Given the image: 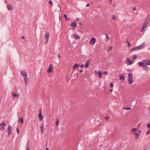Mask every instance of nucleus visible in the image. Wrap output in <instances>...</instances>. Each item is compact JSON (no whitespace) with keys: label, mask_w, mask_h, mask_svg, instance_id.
Segmentation results:
<instances>
[{"label":"nucleus","mask_w":150,"mask_h":150,"mask_svg":"<svg viewBox=\"0 0 150 150\" xmlns=\"http://www.w3.org/2000/svg\"><path fill=\"white\" fill-rule=\"evenodd\" d=\"M93 42H92V44H93V45L95 43V41H93Z\"/></svg>","instance_id":"52"},{"label":"nucleus","mask_w":150,"mask_h":150,"mask_svg":"<svg viewBox=\"0 0 150 150\" xmlns=\"http://www.w3.org/2000/svg\"><path fill=\"white\" fill-rule=\"evenodd\" d=\"M148 109L149 110V113H150V106H149L148 108Z\"/></svg>","instance_id":"50"},{"label":"nucleus","mask_w":150,"mask_h":150,"mask_svg":"<svg viewBox=\"0 0 150 150\" xmlns=\"http://www.w3.org/2000/svg\"><path fill=\"white\" fill-rule=\"evenodd\" d=\"M84 65L83 64H81V66H80V67H81V68H83L84 67Z\"/></svg>","instance_id":"47"},{"label":"nucleus","mask_w":150,"mask_h":150,"mask_svg":"<svg viewBox=\"0 0 150 150\" xmlns=\"http://www.w3.org/2000/svg\"><path fill=\"white\" fill-rule=\"evenodd\" d=\"M97 69H96V70H95V72H96V73H97Z\"/></svg>","instance_id":"64"},{"label":"nucleus","mask_w":150,"mask_h":150,"mask_svg":"<svg viewBox=\"0 0 150 150\" xmlns=\"http://www.w3.org/2000/svg\"><path fill=\"white\" fill-rule=\"evenodd\" d=\"M79 20V18H76V21H78V20Z\"/></svg>","instance_id":"60"},{"label":"nucleus","mask_w":150,"mask_h":150,"mask_svg":"<svg viewBox=\"0 0 150 150\" xmlns=\"http://www.w3.org/2000/svg\"><path fill=\"white\" fill-rule=\"evenodd\" d=\"M147 148V146H144V147L143 149L144 150H145V149H146Z\"/></svg>","instance_id":"42"},{"label":"nucleus","mask_w":150,"mask_h":150,"mask_svg":"<svg viewBox=\"0 0 150 150\" xmlns=\"http://www.w3.org/2000/svg\"><path fill=\"white\" fill-rule=\"evenodd\" d=\"M105 118L106 119V120H108L109 118V116L105 117Z\"/></svg>","instance_id":"37"},{"label":"nucleus","mask_w":150,"mask_h":150,"mask_svg":"<svg viewBox=\"0 0 150 150\" xmlns=\"http://www.w3.org/2000/svg\"><path fill=\"white\" fill-rule=\"evenodd\" d=\"M137 57V55H134L132 57L133 59H135Z\"/></svg>","instance_id":"31"},{"label":"nucleus","mask_w":150,"mask_h":150,"mask_svg":"<svg viewBox=\"0 0 150 150\" xmlns=\"http://www.w3.org/2000/svg\"><path fill=\"white\" fill-rule=\"evenodd\" d=\"M29 142H28V144H27V150H30L29 149V148H28V144H29Z\"/></svg>","instance_id":"41"},{"label":"nucleus","mask_w":150,"mask_h":150,"mask_svg":"<svg viewBox=\"0 0 150 150\" xmlns=\"http://www.w3.org/2000/svg\"><path fill=\"white\" fill-rule=\"evenodd\" d=\"M18 121L21 122V124H23V117H20L18 119Z\"/></svg>","instance_id":"17"},{"label":"nucleus","mask_w":150,"mask_h":150,"mask_svg":"<svg viewBox=\"0 0 150 150\" xmlns=\"http://www.w3.org/2000/svg\"><path fill=\"white\" fill-rule=\"evenodd\" d=\"M13 95L14 97H15L16 98H18L19 96V95L18 94L17 95L15 93H13Z\"/></svg>","instance_id":"25"},{"label":"nucleus","mask_w":150,"mask_h":150,"mask_svg":"<svg viewBox=\"0 0 150 150\" xmlns=\"http://www.w3.org/2000/svg\"><path fill=\"white\" fill-rule=\"evenodd\" d=\"M2 128L3 129H5V127H2Z\"/></svg>","instance_id":"57"},{"label":"nucleus","mask_w":150,"mask_h":150,"mask_svg":"<svg viewBox=\"0 0 150 150\" xmlns=\"http://www.w3.org/2000/svg\"><path fill=\"white\" fill-rule=\"evenodd\" d=\"M133 10H136V7H134L133 8Z\"/></svg>","instance_id":"55"},{"label":"nucleus","mask_w":150,"mask_h":150,"mask_svg":"<svg viewBox=\"0 0 150 150\" xmlns=\"http://www.w3.org/2000/svg\"><path fill=\"white\" fill-rule=\"evenodd\" d=\"M12 129V127H11L10 125H9L8 127V135L9 137H10V134L11 133V131Z\"/></svg>","instance_id":"7"},{"label":"nucleus","mask_w":150,"mask_h":150,"mask_svg":"<svg viewBox=\"0 0 150 150\" xmlns=\"http://www.w3.org/2000/svg\"><path fill=\"white\" fill-rule=\"evenodd\" d=\"M91 60V59H89V60H88L86 63V64L85 65V67H88V64H89L90 63V61Z\"/></svg>","instance_id":"10"},{"label":"nucleus","mask_w":150,"mask_h":150,"mask_svg":"<svg viewBox=\"0 0 150 150\" xmlns=\"http://www.w3.org/2000/svg\"><path fill=\"white\" fill-rule=\"evenodd\" d=\"M38 117L39 118H40V121L42 120V117H43V115H42L41 110H40V113H39V114L38 115Z\"/></svg>","instance_id":"8"},{"label":"nucleus","mask_w":150,"mask_h":150,"mask_svg":"<svg viewBox=\"0 0 150 150\" xmlns=\"http://www.w3.org/2000/svg\"><path fill=\"white\" fill-rule=\"evenodd\" d=\"M140 125V123H139V124H138V128L139 127V126Z\"/></svg>","instance_id":"56"},{"label":"nucleus","mask_w":150,"mask_h":150,"mask_svg":"<svg viewBox=\"0 0 150 150\" xmlns=\"http://www.w3.org/2000/svg\"><path fill=\"white\" fill-rule=\"evenodd\" d=\"M21 39H23L25 38V37L24 36H22L21 37Z\"/></svg>","instance_id":"54"},{"label":"nucleus","mask_w":150,"mask_h":150,"mask_svg":"<svg viewBox=\"0 0 150 150\" xmlns=\"http://www.w3.org/2000/svg\"><path fill=\"white\" fill-rule=\"evenodd\" d=\"M16 130H17V131L18 133L19 134V129L18 128Z\"/></svg>","instance_id":"44"},{"label":"nucleus","mask_w":150,"mask_h":150,"mask_svg":"<svg viewBox=\"0 0 150 150\" xmlns=\"http://www.w3.org/2000/svg\"><path fill=\"white\" fill-rule=\"evenodd\" d=\"M146 25H147L146 24V23L144 24L143 25L141 29V31L142 32H143L145 28L146 27Z\"/></svg>","instance_id":"18"},{"label":"nucleus","mask_w":150,"mask_h":150,"mask_svg":"<svg viewBox=\"0 0 150 150\" xmlns=\"http://www.w3.org/2000/svg\"><path fill=\"white\" fill-rule=\"evenodd\" d=\"M147 127L148 128L150 127V124L148 123L147 124Z\"/></svg>","instance_id":"40"},{"label":"nucleus","mask_w":150,"mask_h":150,"mask_svg":"<svg viewBox=\"0 0 150 150\" xmlns=\"http://www.w3.org/2000/svg\"><path fill=\"white\" fill-rule=\"evenodd\" d=\"M127 108H126V107H123V109L124 110H127Z\"/></svg>","instance_id":"49"},{"label":"nucleus","mask_w":150,"mask_h":150,"mask_svg":"<svg viewBox=\"0 0 150 150\" xmlns=\"http://www.w3.org/2000/svg\"><path fill=\"white\" fill-rule=\"evenodd\" d=\"M120 80H122L124 81L125 80V77L124 75H121V74L120 75Z\"/></svg>","instance_id":"11"},{"label":"nucleus","mask_w":150,"mask_h":150,"mask_svg":"<svg viewBox=\"0 0 150 150\" xmlns=\"http://www.w3.org/2000/svg\"><path fill=\"white\" fill-rule=\"evenodd\" d=\"M46 149L47 150H49L48 148H46Z\"/></svg>","instance_id":"62"},{"label":"nucleus","mask_w":150,"mask_h":150,"mask_svg":"<svg viewBox=\"0 0 150 150\" xmlns=\"http://www.w3.org/2000/svg\"><path fill=\"white\" fill-rule=\"evenodd\" d=\"M127 43H128V44H129V41H128V40H127Z\"/></svg>","instance_id":"58"},{"label":"nucleus","mask_w":150,"mask_h":150,"mask_svg":"<svg viewBox=\"0 0 150 150\" xmlns=\"http://www.w3.org/2000/svg\"><path fill=\"white\" fill-rule=\"evenodd\" d=\"M137 129V128H133L132 129V130L133 131V132H135L136 130Z\"/></svg>","instance_id":"33"},{"label":"nucleus","mask_w":150,"mask_h":150,"mask_svg":"<svg viewBox=\"0 0 150 150\" xmlns=\"http://www.w3.org/2000/svg\"><path fill=\"white\" fill-rule=\"evenodd\" d=\"M137 50V47H136V48H133L130 49L129 51L130 52L134 51L136 50Z\"/></svg>","instance_id":"23"},{"label":"nucleus","mask_w":150,"mask_h":150,"mask_svg":"<svg viewBox=\"0 0 150 150\" xmlns=\"http://www.w3.org/2000/svg\"><path fill=\"white\" fill-rule=\"evenodd\" d=\"M112 49V46H110L108 50V51L109 52L110 50Z\"/></svg>","instance_id":"36"},{"label":"nucleus","mask_w":150,"mask_h":150,"mask_svg":"<svg viewBox=\"0 0 150 150\" xmlns=\"http://www.w3.org/2000/svg\"><path fill=\"white\" fill-rule=\"evenodd\" d=\"M58 58H60L61 57V55L59 53L58 55Z\"/></svg>","instance_id":"46"},{"label":"nucleus","mask_w":150,"mask_h":150,"mask_svg":"<svg viewBox=\"0 0 150 150\" xmlns=\"http://www.w3.org/2000/svg\"><path fill=\"white\" fill-rule=\"evenodd\" d=\"M138 64H139V65L142 67H143L145 64H144V63L143 62H139Z\"/></svg>","instance_id":"21"},{"label":"nucleus","mask_w":150,"mask_h":150,"mask_svg":"<svg viewBox=\"0 0 150 150\" xmlns=\"http://www.w3.org/2000/svg\"><path fill=\"white\" fill-rule=\"evenodd\" d=\"M126 62L127 63H129V64L130 65L132 63V62L130 59H126Z\"/></svg>","instance_id":"14"},{"label":"nucleus","mask_w":150,"mask_h":150,"mask_svg":"<svg viewBox=\"0 0 150 150\" xmlns=\"http://www.w3.org/2000/svg\"><path fill=\"white\" fill-rule=\"evenodd\" d=\"M98 73L99 74L98 77L99 78L101 77L102 73L100 72V71H98Z\"/></svg>","instance_id":"26"},{"label":"nucleus","mask_w":150,"mask_h":150,"mask_svg":"<svg viewBox=\"0 0 150 150\" xmlns=\"http://www.w3.org/2000/svg\"><path fill=\"white\" fill-rule=\"evenodd\" d=\"M59 124V120H58L57 121H56L55 123L56 125L57 126H58Z\"/></svg>","instance_id":"29"},{"label":"nucleus","mask_w":150,"mask_h":150,"mask_svg":"<svg viewBox=\"0 0 150 150\" xmlns=\"http://www.w3.org/2000/svg\"><path fill=\"white\" fill-rule=\"evenodd\" d=\"M79 24L80 25H81V22H80L79 23Z\"/></svg>","instance_id":"61"},{"label":"nucleus","mask_w":150,"mask_h":150,"mask_svg":"<svg viewBox=\"0 0 150 150\" xmlns=\"http://www.w3.org/2000/svg\"><path fill=\"white\" fill-rule=\"evenodd\" d=\"M49 3L50 4H51V5H52V2L51 0H50L49 1Z\"/></svg>","instance_id":"38"},{"label":"nucleus","mask_w":150,"mask_h":150,"mask_svg":"<svg viewBox=\"0 0 150 150\" xmlns=\"http://www.w3.org/2000/svg\"><path fill=\"white\" fill-rule=\"evenodd\" d=\"M74 38L76 39H79L80 38V36L78 35H77L76 34H75L74 35Z\"/></svg>","instance_id":"16"},{"label":"nucleus","mask_w":150,"mask_h":150,"mask_svg":"<svg viewBox=\"0 0 150 150\" xmlns=\"http://www.w3.org/2000/svg\"><path fill=\"white\" fill-rule=\"evenodd\" d=\"M110 0V3H111V2H112V0Z\"/></svg>","instance_id":"63"},{"label":"nucleus","mask_w":150,"mask_h":150,"mask_svg":"<svg viewBox=\"0 0 150 150\" xmlns=\"http://www.w3.org/2000/svg\"><path fill=\"white\" fill-rule=\"evenodd\" d=\"M145 63L147 65H150V62L148 60H144Z\"/></svg>","instance_id":"15"},{"label":"nucleus","mask_w":150,"mask_h":150,"mask_svg":"<svg viewBox=\"0 0 150 150\" xmlns=\"http://www.w3.org/2000/svg\"><path fill=\"white\" fill-rule=\"evenodd\" d=\"M145 45L144 43H143L142 45H139L137 47V50L143 48L145 47Z\"/></svg>","instance_id":"4"},{"label":"nucleus","mask_w":150,"mask_h":150,"mask_svg":"<svg viewBox=\"0 0 150 150\" xmlns=\"http://www.w3.org/2000/svg\"><path fill=\"white\" fill-rule=\"evenodd\" d=\"M112 19L114 20H115L116 19V16H115L114 15H112Z\"/></svg>","instance_id":"28"},{"label":"nucleus","mask_w":150,"mask_h":150,"mask_svg":"<svg viewBox=\"0 0 150 150\" xmlns=\"http://www.w3.org/2000/svg\"><path fill=\"white\" fill-rule=\"evenodd\" d=\"M96 40V39L95 38H92L89 43L90 44H91V42H93V41H95Z\"/></svg>","instance_id":"22"},{"label":"nucleus","mask_w":150,"mask_h":150,"mask_svg":"<svg viewBox=\"0 0 150 150\" xmlns=\"http://www.w3.org/2000/svg\"><path fill=\"white\" fill-rule=\"evenodd\" d=\"M49 33L48 32L46 33H45V37L46 39V40L45 42V43L46 44L48 41L49 38Z\"/></svg>","instance_id":"2"},{"label":"nucleus","mask_w":150,"mask_h":150,"mask_svg":"<svg viewBox=\"0 0 150 150\" xmlns=\"http://www.w3.org/2000/svg\"><path fill=\"white\" fill-rule=\"evenodd\" d=\"M80 71L81 72H82V70H80Z\"/></svg>","instance_id":"59"},{"label":"nucleus","mask_w":150,"mask_h":150,"mask_svg":"<svg viewBox=\"0 0 150 150\" xmlns=\"http://www.w3.org/2000/svg\"><path fill=\"white\" fill-rule=\"evenodd\" d=\"M79 65L78 64H75L73 68V69H74L75 68H77Z\"/></svg>","instance_id":"20"},{"label":"nucleus","mask_w":150,"mask_h":150,"mask_svg":"<svg viewBox=\"0 0 150 150\" xmlns=\"http://www.w3.org/2000/svg\"><path fill=\"white\" fill-rule=\"evenodd\" d=\"M7 8L8 10H11L13 9V8L12 6L10 4H8L7 5Z\"/></svg>","instance_id":"19"},{"label":"nucleus","mask_w":150,"mask_h":150,"mask_svg":"<svg viewBox=\"0 0 150 150\" xmlns=\"http://www.w3.org/2000/svg\"><path fill=\"white\" fill-rule=\"evenodd\" d=\"M43 126L42 125L41 127V133H43L44 132V129H43Z\"/></svg>","instance_id":"27"},{"label":"nucleus","mask_w":150,"mask_h":150,"mask_svg":"<svg viewBox=\"0 0 150 150\" xmlns=\"http://www.w3.org/2000/svg\"><path fill=\"white\" fill-rule=\"evenodd\" d=\"M76 25L77 24L75 22H73L71 24V26L72 27V28L73 29H75Z\"/></svg>","instance_id":"6"},{"label":"nucleus","mask_w":150,"mask_h":150,"mask_svg":"<svg viewBox=\"0 0 150 150\" xmlns=\"http://www.w3.org/2000/svg\"><path fill=\"white\" fill-rule=\"evenodd\" d=\"M143 68L146 71H148L149 70V67L146 66V64L144 65V66H143Z\"/></svg>","instance_id":"12"},{"label":"nucleus","mask_w":150,"mask_h":150,"mask_svg":"<svg viewBox=\"0 0 150 150\" xmlns=\"http://www.w3.org/2000/svg\"><path fill=\"white\" fill-rule=\"evenodd\" d=\"M132 74L130 73L128 74V80L129 81V84H132L133 82L132 80Z\"/></svg>","instance_id":"1"},{"label":"nucleus","mask_w":150,"mask_h":150,"mask_svg":"<svg viewBox=\"0 0 150 150\" xmlns=\"http://www.w3.org/2000/svg\"><path fill=\"white\" fill-rule=\"evenodd\" d=\"M107 73V71H105L104 73V74L105 75H106Z\"/></svg>","instance_id":"48"},{"label":"nucleus","mask_w":150,"mask_h":150,"mask_svg":"<svg viewBox=\"0 0 150 150\" xmlns=\"http://www.w3.org/2000/svg\"><path fill=\"white\" fill-rule=\"evenodd\" d=\"M52 68L51 64L49 66V68L47 69V72L48 73L51 72L52 71Z\"/></svg>","instance_id":"9"},{"label":"nucleus","mask_w":150,"mask_h":150,"mask_svg":"<svg viewBox=\"0 0 150 150\" xmlns=\"http://www.w3.org/2000/svg\"><path fill=\"white\" fill-rule=\"evenodd\" d=\"M64 16L65 18V19L66 21L69 20L70 19V18L69 17L67 18V15L66 14H64Z\"/></svg>","instance_id":"24"},{"label":"nucleus","mask_w":150,"mask_h":150,"mask_svg":"<svg viewBox=\"0 0 150 150\" xmlns=\"http://www.w3.org/2000/svg\"><path fill=\"white\" fill-rule=\"evenodd\" d=\"M106 36V38L108 40H110V38L109 37V36H108V35L107 34H106L105 35Z\"/></svg>","instance_id":"30"},{"label":"nucleus","mask_w":150,"mask_h":150,"mask_svg":"<svg viewBox=\"0 0 150 150\" xmlns=\"http://www.w3.org/2000/svg\"><path fill=\"white\" fill-rule=\"evenodd\" d=\"M28 77L27 76H26L25 77H24V80H25V85H27L28 84Z\"/></svg>","instance_id":"13"},{"label":"nucleus","mask_w":150,"mask_h":150,"mask_svg":"<svg viewBox=\"0 0 150 150\" xmlns=\"http://www.w3.org/2000/svg\"><path fill=\"white\" fill-rule=\"evenodd\" d=\"M149 15H148L145 19L144 23H146V24L147 25L148 23L149 22Z\"/></svg>","instance_id":"5"},{"label":"nucleus","mask_w":150,"mask_h":150,"mask_svg":"<svg viewBox=\"0 0 150 150\" xmlns=\"http://www.w3.org/2000/svg\"><path fill=\"white\" fill-rule=\"evenodd\" d=\"M134 134L135 135H137V139L139 137V134L137 133H134Z\"/></svg>","instance_id":"32"},{"label":"nucleus","mask_w":150,"mask_h":150,"mask_svg":"<svg viewBox=\"0 0 150 150\" xmlns=\"http://www.w3.org/2000/svg\"><path fill=\"white\" fill-rule=\"evenodd\" d=\"M6 125L5 123H2L0 125V126H1L2 125L5 126Z\"/></svg>","instance_id":"34"},{"label":"nucleus","mask_w":150,"mask_h":150,"mask_svg":"<svg viewBox=\"0 0 150 150\" xmlns=\"http://www.w3.org/2000/svg\"><path fill=\"white\" fill-rule=\"evenodd\" d=\"M127 110H130L131 109V108H127Z\"/></svg>","instance_id":"53"},{"label":"nucleus","mask_w":150,"mask_h":150,"mask_svg":"<svg viewBox=\"0 0 150 150\" xmlns=\"http://www.w3.org/2000/svg\"><path fill=\"white\" fill-rule=\"evenodd\" d=\"M113 87V83H110V87Z\"/></svg>","instance_id":"39"},{"label":"nucleus","mask_w":150,"mask_h":150,"mask_svg":"<svg viewBox=\"0 0 150 150\" xmlns=\"http://www.w3.org/2000/svg\"><path fill=\"white\" fill-rule=\"evenodd\" d=\"M131 45V44L130 43H129V44H128V45H127V47H129Z\"/></svg>","instance_id":"43"},{"label":"nucleus","mask_w":150,"mask_h":150,"mask_svg":"<svg viewBox=\"0 0 150 150\" xmlns=\"http://www.w3.org/2000/svg\"><path fill=\"white\" fill-rule=\"evenodd\" d=\"M113 91L112 89H110L109 90V91L110 93L112 92Z\"/></svg>","instance_id":"45"},{"label":"nucleus","mask_w":150,"mask_h":150,"mask_svg":"<svg viewBox=\"0 0 150 150\" xmlns=\"http://www.w3.org/2000/svg\"><path fill=\"white\" fill-rule=\"evenodd\" d=\"M89 6V4H87L86 5V7H88Z\"/></svg>","instance_id":"51"},{"label":"nucleus","mask_w":150,"mask_h":150,"mask_svg":"<svg viewBox=\"0 0 150 150\" xmlns=\"http://www.w3.org/2000/svg\"><path fill=\"white\" fill-rule=\"evenodd\" d=\"M21 75L24 77L27 76V72L25 71L22 70L21 71Z\"/></svg>","instance_id":"3"},{"label":"nucleus","mask_w":150,"mask_h":150,"mask_svg":"<svg viewBox=\"0 0 150 150\" xmlns=\"http://www.w3.org/2000/svg\"><path fill=\"white\" fill-rule=\"evenodd\" d=\"M150 133V129H149L148 130V131L146 132V134H148Z\"/></svg>","instance_id":"35"}]
</instances>
